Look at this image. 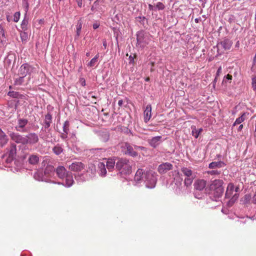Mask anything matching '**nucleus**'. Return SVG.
I'll use <instances>...</instances> for the list:
<instances>
[{
    "instance_id": "f257e3e1",
    "label": "nucleus",
    "mask_w": 256,
    "mask_h": 256,
    "mask_svg": "<svg viewBox=\"0 0 256 256\" xmlns=\"http://www.w3.org/2000/svg\"><path fill=\"white\" fill-rule=\"evenodd\" d=\"M58 176L62 180L58 184H62L65 187L70 188L73 184L74 180L71 172L67 171L63 166H58L55 170Z\"/></svg>"
},
{
    "instance_id": "f03ea898",
    "label": "nucleus",
    "mask_w": 256,
    "mask_h": 256,
    "mask_svg": "<svg viewBox=\"0 0 256 256\" xmlns=\"http://www.w3.org/2000/svg\"><path fill=\"white\" fill-rule=\"evenodd\" d=\"M133 163L132 160L122 158L116 162V168L122 174H129L132 172Z\"/></svg>"
},
{
    "instance_id": "7ed1b4c3",
    "label": "nucleus",
    "mask_w": 256,
    "mask_h": 256,
    "mask_svg": "<svg viewBox=\"0 0 256 256\" xmlns=\"http://www.w3.org/2000/svg\"><path fill=\"white\" fill-rule=\"evenodd\" d=\"M239 188L236 187L234 190V186L232 183L228 184L226 190L225 194V197L226 198H230L228 204L230 205L233 204L238 198Z\"/></svg>"
},
{
    "instance_id": "20e7f679",
    "label": "nucleus",
    "mask_w": 256,
    "mask_h": 256,
    "mask_svg": "<svg viewBox=\"0 0 256 256\" xmlns=\"http://www.w3.org/2000/svg\"><path fill=\"white\" fill-rule=\"evenodd\" d=\"M223 184L222 180L218 179L213 180L210 184V189L216 198H220L224 192Z\"/></svg>"
},
{
    "instance_id": "39448f33",
    "label": "nucleus",
    "mask_w": 256,
    "mask_h": 256,
    "mask_svg": "<svg viewBox=\"0 0 256 256\" xmlns=\"http://www.w3.org/2000/svg\"><path fill=\"white\" fill-rule=\"evenodd\" d=\"M157 174L152 170H147L144 174V182L146 186L148 188H153L156 186L157 182Z\"/></svg>"
},
{
    "instance_id": "423d86ee",
    "label": "nucleus",
    "mask_w": 256,
    "mask_h": 256,
    "mask_svg": "<svg viewBox=\"0 0 256 256\" xmlns=\"http://www.w3.org/2000/svg\"><path fill=\"white\" fill-rule=\"evenodd\" d=\"M136 40L138 46L144 48L149 44L150 39L149 34L142 30L137 32Z\"/></svg>"
},
{
    "instance_id": "0eeeda50",
    "label": "nucleus",
    "mask_w": 256,
    "mask_h": 256,
    "mask_svg": "<svg viewBox=\"0 0 256 256\" xmlns=\"http://www.w3.org/2000/svg\"><path fill=\"white\" fill-rule=\"evenodd\" d=\"M232 44V41L226 38H224L217 44V52L219 54L224 52V50H229Z\"/></svg>"
},
{
    "instance_id": "6e6552de",
    "label": "nucleus",
    "mask_w": 256,
    "mask_h": 256,
    "mask_svg": "<svg viewBox=\"0 0 256 256\" xmlns=\"http://www.w3.org/2000/svg\"><path fill=\"white\" fill-rule=\"evenodd\" d=\"M122 148L126 154L134 158L138 155V152L134 150L132 146L128 142H124L122 146Z\"/></svg>"
},
{
    "instance_id": "1a4fd4ad",
    "label": "nucleus",
    "mask_w": 256,
    "mask_h": 256,
    "mask_svg": "<svg viewBox=\"0 0 256 256\" xmlns=\"http://www.w3.org/2000/svg\"><path fill=\"white\" fill-rule=\"evenodd\" d=\"M33 70L34 68L29 64L27 63L24 64L20 66L18 74L26 77L27 75L30 74Z\"/></svg>"
},
{
    "instance_id": "9d476101",
    "label": "nucleus",
    "mask_w": 256,
    "mask_h": 256,
    "mask_svg": "<svg viewBox=\"0 0 256 256\" xmlns=\"http://www.w3.org/2000/svg\"><path fill=\"white\" fill-rule=\"evenodd\" d=\"M10 136L12 140L14 141L17 144H20L23 145L26 144V136H23L18 133L11 132L10 134Z\"/></svg>"
},
{
    "instance_id": "9b49d317",
    "label": "nucleus",
    "mask_w": 256,
    "mask_h": 256,
    "mask_svg": "<svg viewBox=\"0 0 256 256\" xmlns=\"http://www.w3.org/2000/svg\"><path fill=\"white\" fill-rule=\"evenodd\" d=\"M34 178L36 180H37L38 181L54 183L53 181L50 180L49 178L46 177L44 174V172H43L41 170H37L36 172L34 173Z\"/></svg>"
},
{
    "instance_id": "f8f14e48",
    "label": "nucleus",
    "mask_w": 256,
    "mask_h": 256,
    "mask_svg": "<svg viewBox=\"0 0 256 256\" xmlns=\"http://www.w3.org/2000/svg\"><path fill=\"white\" fill-rule=\"evenodd\" d=\"M26 144H34L39 140V138L36 133L31 132L26 136Z\"/></svg>"
},
{
    "instance_id": "ddd939ff",
    "label": "nucleus",
    "mask_w": 256,
    "mask_h": 256,
    "mask_svg": "<svg viewBox=\"0 0 256 256\" xmlns=\"http://www.w3.org/2000/svg\"><path fill=\"white\" fill-rule=\"evenodd\" d=\"M8 150V159L10 162L13 160L16 154V146L14 143H10V148Z\"/></svg>"
},
{
    "instance_id": "4468645a",
    "label": "nucleus",
    "mask_w": 256,
    "mask_h": 256,
    "mask_svg": "<svg viewBox=\"0 0 256 256\" xmlns=\"http://www.w3.org/2000/svg\"><path fill=\"white\" fill-rule=\"evenodd\" d=\"M173 166L170 162H164L160 164L158 168V171L160 174H166L168 170H172Z\"/></svg>"
},
{
    "instance_id": "2eb2a0df",
    "label": "nucleus",
    "mask_w": 256,
    "mask_h": 256,
    "mask_svg": "<svg viewBox=\"0 0 256 256\" xmlns=\"http://www.w3.org/2000/svg\"><path fill=\"white\" fill-rule=\"evenodd\" d=\"M69 169L74 172H78L84 168V165L80 162H74L68 166Z\"/></svg>"
},
{
    "instance_id": "dca6fc26",
    "label": "nucleus",
    "mask_w": 256,
    "mask_h": 256,
    "mask_svg": "<svg viewBox=\"0 0 256 256\" xmlns=\"http://www.w3.org/2000/svg\"><path fill=\"white\" fill-rule=\"evenodd\" d=\"M28 120L26 119L20 118L18 120V125L16 126L17 131L21 132H27L25 126L28 124Z\"/></svg>"
},
{
    "instance_id": "f3484780",
    "label": "nucleus",
    "mask_w": 256,
    "mask_h": 256,
    "mask_svg": "<svg viewBox=\"0 0 256 256\" xmlns=\"http://www.w3.org/2000/svg\"><path fill=\"white\" fill-rule=\"evenodd\" d=\"M146 171L142 169L138 168L135 174L134 177V182L138 184L144 180V174L146 173Z\"/></svg>"
},
{
    "instance_id": "a211bd4d",
    "label": "nucleus",
    "mask_w": 256,
    "mask_h": 256,
    "mask_svg": "<svg viewBox=\"0 0 256 256\" xmlns=\"http://www.w3.org/2000/svg\"><path fill=\"white\" fill-rule=\"evenodd\" d=\"M63 132L61 134L60 138L65 140L68 138V136L70 132V122L68 120L65 121L62 126Z\"/></svg>"
},
{
    "instance_id": "6ab92c4d",
    "label": "nucleus",
    "mask_w": 256,
    "mask_h": 256,
    "mask_svg": "<svg viewBox=\"0 0 256 256\" xmlns=\"http://www.w3.org/2000/svg\"><path fill=\"white\" fill-rule=\"evenodd\" d=\"M41 156L38 154H32L28 156V162L29 164L33 166L37 164Z\"/></svg>"
},
{
    "instance_id": "aec40b11",
    "label": "nucleus",
    "mask_w": 256,
    "mask_h": 256,
    "mask_svg": "<svg viewBox=\"0 0 256 256\" xmlns=\"http://www.w3.org/2000/svg\"><path fill=\"white\" fill-rule=\"evenodd\" d=\"M144 122L147 123L152 116V106L151 104H148L144 112Z\"/></svg>"
},
{
    "instance_id": "412c9836",
    "label": "nucleus",
    "mask_w": 256,
    "mask_h": 256,
    "mask_svg": "<svg viewBox=\"0 0 256 256\" xmlns=\"http://www.w3.org/2000/svg\"><path fill=\"white\" fill-rule=\"evenodd\" d=\"M98 172L101 177H105L106 176V168L104 162H100L98 163Z\"/></svg>"
},
{
    "instance_id": "4be33fe9",
    "label": "nucleus",
    "mask_w": 256,
    "mask_h": 256,
    "mask_svg": "<svg viewBox=\"0 0 256 256\" xmlns=\"http://www.w3.org/2000/svg\"><path fill=\"white\" fill-rule=\"evenodd\" d=\"M206 184V180H198L196 181L194 184V188L196 190H203Z\"/></svg>"
},
{
    "instance_id": "5701e85b",
    "label": "nucleus",
    "mask_w": 256,
    "mask_h": 256,
    "mask_svg": "<svg viewBox=\"0 0 256 256\" xmlns=\"http://www.w3.org/2000/svg\"><path fill=\"white\" fill-rule=\"evenodd\" d=\"M249 112H244L240 117L238 118L234 123L232 125V128L236 126V124H240L242 122L246 120L248 118L249 116Z\"/></svg>"
},
{
    "instance_id": "b1692460",
    "label": "nucleus",
    "mask_w": 256,
    "mask_h": 256,
    "mask_svg": "<svg viewBox=\"0 0 256 256\" xmlns=\"http://www.w3.org/2000/svg\"><path fill=\"white\" fill-rule=\"evenodd\" d=\"M174 172L176 174V178H174V182L175 183V184L177 186L178 190L176 189V191L178 193H180V186H182V178L180 177V174L178 172L174 171Z\"/></svg>"
},
{
    "instance_id": "393cba45",
    "label": "nucleus",
    "mask_w": 256,
    "mask_h": 256,
    "mask_svg": "<svg viewBox=\"0 0 256 256\" xmlns=\"http://www.w3.org/2000/svg\"><path fill=\"white\" fill-rule=\"evenodd\" d=\"M8 138L6 134L0 128V147L2 148L6 144Z\"/></svg>"
},
{
    "instance_id": "a878e982",
    "label": "nucleus",
    "mask_w": 256,
    "mask_h": 256,
    "mask_svg": "<svg viewBox=\"0 0 256 256\" xmlns=\"http://www.w3.org/2000/svg\"><path fill=\"white\" fill-rule=\"evenodd\" d=\"M55 169L52 165H48L44 169V174L46 177H48L50 180L52 175L54 174Z\"/></svg>"
},
{
    "instance_id": "bb28decb",
    "label": "nucleus",
    "mask_w": 256,
    "mask_h": 256,
    "mask_svg": "<svg viewBox=\"0 0 256 256\" xmlns=\"http://www.w3.org/2000/svg\"><path fill=\"white\" fill-rule=\"evenodd\" d=\"M161 138V136L153 137L152 138L148 140V143L151 146L156 148L160 144Z\"/></svg>"
},
{
    "instance_id": "cd10ccee",
    "label": "nucleus",
    "mask_w": 256,
    "mask_h": 256,
    "mask_svg": "<svg viewBox=\"0 0 256 256\" xmlns=\"http://www.w3.org/2000/svg\"><path fill=\"white\" fill-rule=\"evenodd\" d=\"M116 162L114 159L108 158L106 162V168L108 170L109 172H112L116 166Z\"/></svg>"
},
{
    "instance_id": "c85d7f7f",
    "label": "nucleus",
    "mask_w": 256,
    "mask_h": 256,
    "mask_svg": "<svg viewBox=\"0 0 256 256\" xmlns=\"http://www.w3.org/2000/svg\"><path fill=\"white\" fill-rule=\"evenodd\" d=\"M52 122V115L48 112L45 116V118L44 121V128L45 129L48 128L50 127V124Z\"/></svg>"
},
{
    "instance_id": "c756f323",
    "label": "nucleus",
    "mask_w": 256,
    "mask_h": 256,
    "mask_svg": "<svg viewBox=\"0 0 256 256\" xmlns=\"http://www.w3.org/2000/svg\"><path fill=\"white\" fill-rule=\"evenodd\" d=\"M226 166V164L222 161L218 162H210L208 165V168H220L224 167Z\"/></svg>"
},
{
    "instance_id": "7c9ffc66",
    "label": "nucleus",
    "mask_w": 256,
    "mask_h": 256,
    "mask_svg": "<svg viewBox=\"0 0 256 256\" xmlns=\"http://www.w3.org/2000/svg\"><path fill=\"white\" fill-rule=\"evenodd\" d=\"M252 202V196L250 194H245L242 198L240 199V202L242 204L246 205L248 206Z\"/></svg>"
},
{
    "instance_id": "2f4dec72",
    "label": "nucleus",
    "mask_w": 256,
    "mask_h": 256,
    "mask_svg": "<svg viewBox=\"0 0 256 256\" xmlns=\"http://www.w3.org/2000/svg\"><path fill=\"white\" fill-rule=\"evenodd\" d=\"M64 151V149L62 146L60 144H57L52 148V152L56 155H59L62 154Z\"/></svg>"
},
{
    "instance_id": "473e14b6",
    "label": "nucleus",
    "mask_w": 256,
    "mask_h": 256,
    "mask_svg": "<svg viewBox=\"0 0 256 256\" xmlns=\"http://www.w3.org/2000/svg\"><path fill=\"white\" fill-rule=\"evenodd\" d=\"M182 172L184 174L188 177H192V170L188 168L183 167L181 168Z\"/></svg>"
},
{
    "instance_id": "72a5a7b5",
    "label": "nucleus",
    "mask_w": 256,
    "mask_h": 256,
    "mask_svg": "<svg viewBox=\"0 0 256 256\" xmlns=\"http://www.w3.org/2000/svg\"><path fill=\"white\" fill-rule=\"evenodd\" d=\"M28 19L26 18V16L25 15V16L21 24V28L23 30V31H26L28 30Z\"/></svg>"
},
{
    "instance_id": "f704fd0d",
    "label": "nucleus",
    "mask_w": 256,
    "mask_h": 256,
    "mask_svg": "<svg viewBox=\"0 0 256 256\" xmlns=\"http://www.w3.org/2000/svg\"><path fill=\"white\" fill-rule=\"evenodd\" d=\"M99 56H100V54L98 53L88 63V66H90V67L94 66H95V64H96V62H98V58Z\"/></svg>"
},
{
    "instance_id": "c9c22d12",
    "label": "nucleus",
    "mask_w": 256,
    "mask_h": 256,
    "mask_svg": "<svg viewBox=\"0 0 256 256\" xmlns=\"http://www.w3.org/2000/svg\"><path fill=\"white\" fill-rule=\"evenodd\" d=\"M193 180H194L193 176L186 178L184 180V186L186 188H188V186H190L193 182Z\"/></svg>"
},
{
    "instance_id": "e433bc0d",
    "label": "nucleus",
    "mask_w": 256,
    "mask_h": 256,
    "mask_svg": "<svg viewBox=\"0 0 256 256\" xmlns=\"http://www.w3.org/2000/svg\"><path fill=\"white\" fill-rule=\"evenodd\" d=\"M24 76H20L19 78H16L14 80V84L15 85L18 86L22 85V83L24 82Z\"/></svg>"
},
{
    "instance_id": "4c0bfd02",
    "label": "nucleus",
    "mask_w": 256,
    "mask_h": 256,
    "mask_svg": "<svg viewBox=\"0 0 256 256\" xmlns=\"http://www.w3.org/2000/svg\"><path fill=\"white\" fill-rule=\"evenodd\" d=\"M232 80V76L229 74L224 76L222 82V84H226L227 82L230 83Z\"/></svg>"
},
{
    "instance_id": "58836bf2",
    "label": "nucleus",
    "mask_w": 256,
    "mask_h": 256,
    "mask_svg": "<svg viewBox=\"0 0 256 256\" xmlns=\"http://www.w3.org/2000/svg\"><path fill=\"white\" fill-rule=\"evenodd\" d=\"M20 37L22 42H26L28 39V34L26 31L21 32L20 33Z\"/></svg>"
},
{
    "instance_id": "ea45409f",
    "label": "nucleus",
    "mask_w": 256,
    "mask_h": 256,
    "mask_svg": "<svg viewBox=\"0 0 256 256\" xmlns=\"http://www.w3.org/2000/svg\"><path fill=\"white\" fill-rule=\"evenodd\" d=\"M8 95L13 98H19L20 94L17 92L11 91L8 93Z\"/></svg>"
},
{
    "instance_id": "a19ab883",
    "label": "nucleus",
    "mask_w": 256,
    "mask_h": 256,
    "mask_svg": "<svg viewBox=\"0 0 256 256\" xmlns=\"http://www.w3.org/2000/svg\"><path fill=\"white\" fill-rule=\"evenodd\" d=\"M136 20L140 23L143 26H145V22H147V20L144 16H138L136 18Z\"/></svg>"
},
{
    "instance_id": "79ce46f5",
    "label": "nucleus",
    "mask_w": 256,
    "mask_h": 256,
    "mask_svg": "<svg viewBox=\"0 0 256 256\" xmlns=\"http://www.w3.org/2000/svg\"><path fill=\"white\" fill-rule=\"evenodd\" d=\"M22 6L25 11V15L26 16L29 8V4L28 2V0L26 1H22Z\"/></svg>"
},
{
    "instance_id": "37998d69",
    "label": "nucleus",
    "mask_w": 256,
    "mask_h": 256,
    "mask_svg": "<svg viewBox=\"0 0 256 256\" xmlns=\"http://www.w3.org/2000/svg\"><path fill=\"white\" fill-rule=\"evenodd\" d=\"M82 28V24L80 22H78L76 25V36L78 37L80 35Z\"/></svg>"
},
{
    "instance_id": "c03bdc74",
    "label": "nucleus",
    "mask_w": 256,
    "mask_h": 256,
    "mask_svg": "<svg viewBox=\"0 0 256 256\" xmlns=\"http://www.w3.org/2000/svg\"><path fill=\"white\" fill-rule=\"evenodd\" d=\"M76 180L78 182H82L85 180V178L83 174H78L75 176Z\"/></svg>"
},
{
    "instance_id": "a18cd8bd",
    "label": "nucleus",
    "mask_w": 256,
    "mask_h": 256,
    "mask_svg": "<svg viewBox=\"0 0 256 256\" xmlns=\"http://www.w3.org/2000/svg\"><path fill=\"white\" fill-rule=\"evenodd\" d=\"M0 38H2V40L6 38L4 30L2 24H0Z\"/></svg>"
},
{
    "instance_id": "49530a36",
    "label": "nucleus",
    "mask_w": 256,
    "mask_h": 256,
    "mask_svg": "<svg viewBox=\"0 0 256 256\" xmlns=\"http://www.w3.org/2000/svg\"><path fill=\"white\" fill-rule=\"evenodd\" d=\"M192 136H194L196 138L198 137L200 134L199 132H198L197 129L196 128V127H194V128H192Z\"/></svg>"
},
{
    "instance_id": "de8ad7c7",
    "label": "nucleus",
    "mask_w": 256,
    "mask_h": 256,
    "mask_svg": "<svg viewBox=\"0 0 256 256\" xmlns=\"http://www.w3.org/2000/svg\"><path fill=\"white\" fill-rule=\"evenodd\" d=\"M118 130H120L122 132H123L124 133L128 134L129 132H130V130L128 128L122 126H118Z\"/></svg>"
},
{
    "instance_id": "09e8293b",
    "label": "nucleus",
    "mask_w": 256,
    "mask_h": 256,
    "mask_svg": "<svg viewBox=\"0 0 256 256\" xmlns=\"http://www.w3.org/2000/svg\"><path fill=\"white\" fill-rule=\"evenodd\" d=\"M252 86L253 90L256 92V76L252 78Z\"/></svg>"
},
{
    "instance_id": "8fccbe9b",
    "label": "nucleus",
    "mask_w": 256,
    "mask_h": 256,
    "mask_svg": "<svg viewBox=\"0 0 256 256\" xmlns=\"http://www.w3.org/2000/svg\"><path fill=\"white\" fill-rule=\"evenodd\" d=\"M20 12H17L14 13V21L17 22L20 18Z\"/></svg>"
},
{
    "instance_id": "3c124183",
    "label": "nucleus",
    "mask_w": 256,
    "mask_h": 256,
    "mask_svg": "<svg viewBox=\"0 0 256 256\" xmlns=\"http://www.w3.org/2000/svg\"><path fill=\"white\" fill-rule=\"evenodd\" d=\"M164 5L161 2H158L156 6V8L158 10H162L164 8Z\"/></svg>"
},
{
    "instance_id": "603ef678",
    "label": "nucleus",
    "mask_w": 256,
    "mask_h": 256,
    "mask_svg": "<svg viewBox=\"0 0 256 256\" xmlns=\"http://www.w3.org/2000/svg\"><path fill=\"white\" fill-rule=\"evenodd\" d=\"M228 21L230 24L235 22H236L235 16L232 14L229 15L228 16Z\"/></svg>"
},
{
    "instance_id": "864d4df0",
    "label": "nucleus",
    "mask_w": 256,
    "mask_h": 256,
    "mask_svg": "<svg viewBox=\"0 0 256 256\" xmlns=\"http://www.w3.org/2000/svg\"><path fill=\"white\" fill-rule=\"evenodd\" d=\"M136 58V55H134V56H132V55H130L129 58H128V60H129V64H134V58Z\"/></svg>"
},
{
    "instance_id": "5fc2aeb1",
    "label": "nucleus",
    "mask_w": 256,
    "mask_h": 256,
    "mask_svg": "<svg viewBox=\"0 0 256 256\" xmlns=\"http://www.w3.org/2000/svg\"><path fill=\"white\" fill-rule=\"evenodd\" d=\"M220 172L217 170H212L208 172V174L210 175H218L220 174Z\"/></svg>"
},
{
    "instance_id": "6e6d98bb",
    "label": "nucleus",
    "mask_w": 256,
    "mask_h": 256,
    "mask_svg": "<svg viewBox=\"0 0 256 256\" xmlns=\"http://www.w3.org/2000/svg\"><path fill=\"white\" fill-rule=\"evenodd\" d=\"M102 2V0H96L93 4L94 6L96 7V8L99 10V4L100 2Z\"/></svg>"
},
{
    "instance_id": "4d7b16f0",
    "label": "nucleus",
    "mask_w": 256,
    "mask_h": 256,
    "mask_svg": "<svg viewBox=\"0 0 256 256\" xmlns=\"http://www.w3.org/2000/svg\"><path fill=\"white\" fill-rule=\"evenodd\" d=\"M222 73V67L221 66H220L217 71H216V76H218L220 74Z\"/></svg>"
},
{
    "instance_id": "13d9d810",
    "label": "nucleus",
    "mask_w": 256,
    "mask_h": 256,
    "mask_svg": "<svg viewBox=\"0 0 256 256\" xmlns=\"http://www.w3.org/2000/svg\"><path fill=\"white\" fill-rule=\"evenodd\" d=\"M100 23L96 22V23H94L93 24L92 27H93L94 29L96 30L100 26Z\"/></svg>"
},
{
    "instance_id": "bf43d9fd",
    "label": "nucleus",
    "mask_w": 256,
    "mask_h": 256,
    "mask_svg": "<svg viewBox=\"0 0 256 256\" xmlns=\"http://www.w3.org/2000/svg\"><path fill=\"white\" fill-rule=\"evenodd\" d=\"M102 45L104 49H106L107 47V42L106 40H103Z\"/></svg>"
},
{
    "instance_id": "052dcab7",
    "label": "nucleus",
    "mask_w": 256,
    "mask_h": 256,
    "mask_svg": "<svg viewBox=\"0 0 256 256\" xmlns=\"http://www.w3.org/2000/svg\"><path fill=\"white\" fill-rule=\"evenodd\" d=\"M148 10H155L154 7L151 4H148Z\"/></svg>"
},
{
    "instance_id": "680f3d73",
    "label": "nucleus",
    "mask_w": 256,
    "mask_h": 256,
    "mask_svg": "<svg viewBox=\"0 0 256 256\" xmlns=\"http://www.w3.org/2000/svg\"><path fill=\"white\" fill-rule=\"evenodd\" d=\"M91 10L92 11V12H96V11H97L98 10V8H96V6H94V5L92 6V8H91Z\"/></svg>"
},
{
    "instance_id": "e2e57ef3",
    "label": "nucleus",
    "mask_w": 256,
    "mask_h": 256,
    "mask_svg": "<svg viewBox=\"0 0 256 256\" xmlns=\"http://www.w3.org/2000/svg\"><path fill=\"white\" fill-rule=\"evenodd\" d=\"M123 104V100H120L118 101V105L120 106H122Z\"/></svg>"
},
{
    "instance_id": "0e129e2a",
    "label": "nucleus",
    "mask_w": 256,
    "mask_h": 256,
    "mask_svg": "<svg viewBox=\"0 0 256 256\" xmlns=\"http://www.w3.org/2000/svg\"><path fill=\"white\" fill-rule=\"evenodd\" d=\"M41 138L45 140H47V138H48V136L46 134L42 135V134Z\"/></svg>"
},
{
    "instance_id": "69168bd1",
    "label": "nucleus",
    "mask_w": 256,
    "mask_h": 256,
    "mask_svg": "<svg viewBox=\"0 0 256 256\" xmlns=\"http://www.w3.org/2000/svg\"><path fill=\"white\" fill-rule=\"evenodd\" d=\"M243 124H240L238 127V132H240L242 129L243 128Z\"/></svg>"
},
{
    "instance_id": "338daca9",
    "label": "nucleus",
    "mask_w": 256,
    "mask_h": 256,
    "mask_svg": "<svg viewBox=\"0 0 256 256\" xmlns=\"http://www.w3.org/2000/svg\"><path fill=\"white\" fill-rule=\"evenodd\" d=\"M239 46H240V42L238 41L236 42V44L235 47L238 48H239Z\"/></svg>"
},
{
    "instance_id": "774afa93",
    "label": "nucleus",
    "mask_w": 256,
    "mask_h": 256,
    "mask_svg": "<svg viewBox=\"0 0 256 256\" xmlns=\"http://www.w3.org/2000/svg\"><path fill=\"white\" fill-rule=\"evenodd\" d=\"M82 0H80V1L78 2V6L80 7H81V6H82Z\"/></svg>"
}]
</instances>
